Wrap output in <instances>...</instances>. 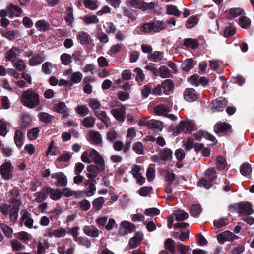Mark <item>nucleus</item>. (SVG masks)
Instances as JSON below:
<instances>
[{"mask_svg": "<svg viewBox=\"0 0 254 254\" xmlns=\"http://www.w3.org/2000/svg\"><path fill=\"white\" fill-rule=\"evenodd\" d=\"M20 101L24 106L28 108H35L37 111L42 109L40 105V96L38 93L32 89L23 91L20 97Z\"/></svg>", "mask_w": 254, "mask_h": 254, "instance_id": "1", "label": "nucleus"}, {"mask_svg": "<svg viewBox=\"0 0 254 254\" xmlns=\"http://www.w3.org/2000/svg\"><path fill=\"white\" fill-rule=\"evenodd\" d=\"M14 166L10 161L4 162L0 166V174L2 179L9 180L13 177Z\"/></svg>", "mask_w": 254, "mask_h": 254, "instance_id": "2", "label": "nucleus"}, {"mask_svg": "<svg viewBox=\"0 0 254 254\" xmlns=\"http://www.w3.org/2000/svg\"><path fill=\"white\" fill-rule=\"evenodd\" d=\"M229 210L231 212L236 210L239 214L247 215H250L254 212L252 208V205L248 202H244L231 206L229 207Z\"/></svg>", "mask_w": 254, "mask_h": 254, "instance_id": "3", "label": "nucleus"}, {"mask_svg": "<svg viewBox=\"0 0 254 254\" xmlns=\"http://www.w3.org/2000/svg\"><path fill=\"white\" fill-rule=\"evenodd\" d=\"M66 233V230L64 228L55 229L54 227H51L47 229L44 236L47 237H54L56 238H60L64 237Z\"/></svg>", "mask_w": 254, "mask_h": 254, "instance_id": "4", "label": "nucleus"}, {"mask_svg": "<svg viewBox=\"0 0 254 254\" xmlns=\"http://www.w3.org/2000/svg\"><path fill=\"white\" fill-rule=\"evenodd\" d=\"M227 103L226 99L221 97L213 100L209 106L213 112H221L226 106Z\"/></svg>", "mask_w": 254, "mask_h": 254, "instance_id": "5", "label": "nucleus"}, {"mask_svg": "<svg viewBox=\"0 0 254 254\" xmlns=\"http://www.w3.org/2000/svg\"><path fill=\"white\" fill-rule=\"evenodd\" d=\"M135 228L134 224L127 221H124L121 222L120 225L119 233L121 236H125L134 231Z\"/></svg>", "mask_w": 254, "mask_h": 254, "instance_id": "6", "label": "nucleus"}, {"mask_svg": "<svg viewBox=\"0 0 254 254\" xmlns=\"http://www.w3.org/2000/svg\"><path fill=\"white\" fill-rule=\"evenodd\" d=\"M214 130L217 134L223 133L228 134L232 132L231 126L226 122H219L214 125Z\"/></svg>", "mask_w": 254, "mask_h": 254, "instance_id": "7", "label": "nucleus"}, {"mask_svg": "<svg viewBox=\"0 0 254 254\" xmlns=\"http://www.w3.org/2000/svg\"><path fill=\"white\" fill-rule=\"evenodd\" d=\"M218 242L223 244L225 241H232L237 239L238 237L229 231H225L216 236Z\"/></svg>", "mask_w": 254, "mask_h": 254, "instance_id": "8", "label": "nucleus"}, {"mask_svg": "<svg viewBox=\"0 0 254 254\" xmlns=\"http://www.w3.org/2000/svg\"><path fill=\"white\" fill-rule=\"evenodd\" d=\"M21 191L17 188H14L10 191V202L13 206L19 207L22 202L21 201Z\"/></svg>", "mask_w": 254, "mask_h": 254, "instance_id": "9", "label": "nucleus"}, {"mask_svg": "<svg viewBox=\"0 0 254 254\" xmlns=\"http://www.w3.org/2000/svg\"><path fill=\"white\" fill-rule=\"evenodd\" d=\"M92 155L93 156L95 167L97 168L100 171H103L105 170V162L103 157L97 151H92Z\"/></svg>", "mask_w": 254, "mask_h": 254, "instance_id": "10", "label": "nucleus"}, {"mask_svg": "<svg viewBox=\"0 0 254 254\" xmlns=\"http://www.w3.org/2000/svg\"><path fill=\"white\" fill-rule=\"evenodd\" d=\"M52 178L56 180V186H65L67 184V179L66 176L63 172H59L53 173L51 175Z\"/></svg>", "mask_w": 254, "mask_h": 254, "instance_id": "11", "label": "nucleus"}, {"mask_svg": "<svg viewBox=\"0 0 254 254\" xmlns=\"http://www.w3.org/2000/svg\"><path fill=\"white\" fill-rule=\"evenodd\" d=\"M113 117L120 122H124L125 119L126 108L124 106L113 109L111 111Z\"/></svg>", "mask_w": 254, "mask_h": 254, "instance_id": "12", "label": "nucleus"}, {"mask_svg": "<svg viewBox=\"0 0 254 254\" xmlns=\"http://www.w3.org/2000/svg\"><path fill=\"white\" fill-rule=\"evenodd\" d=\"M96 181L86 180L84 182V185L86 187L85 194L87 197L93 196L96 191Z\"/></svg>", "mask_w": 254, "mask_h": 254, "instance_id": "13", "label": "nucleus"}, {"mask_svg": "<svg viewBox=\"0 0 254 254\" xmlns=\"http://www.w3.org/2000/svg\"><path fill=\"white\" fill-rule=\"evenodd\" d=\"M21 222L28 228H32L33 224V219L31 218V215L26 210H22L21 212Z\"/></svg>", "mask_w": 254, "mask_h": 254, "instance_id": "14", "label": "nucleus"}, {"mask_svg": "<svg viewBox=\"0 0 254 254\" xmlns=\"http://www.w3.org/2000/svg\"><path fill=\"white\" fill-rule=\"evenodd\" d=\"M20 50L16 47L13 46L9 50L5 53V61H14L17 57L19 55Z\"/></svg>", "mask_w": 254, "mask_h": 254, "instance_id": "15", "label": "nucleus"}, {"mask_svg": "<svg viewBox=\"0 0 254 254\" xmlns=\"http://www.w3.org/2000/svg\"><path fill=\"white\" fill-rule=\"evenodd\" d=\"M77 39L81 45H87L92 42L91 37L85 31H80L77 35Z\"/></svg>", "mask_w": 254, "mask_h": 254, "instance_id": "16", "label": "nucleus"}, {"mask_svg": "<svg viewBox=\"0 0 254 254\" xmlns=\"http://www.w3.org/2000/svg\"><path fill=\"white\" fill-rule=\"evenodd\" d=\"M198 94L193 88H187L186 89L184 97L186 100L189 102H193L197 98Z\"/></svg>", "mask_w": 254, "mask_h": 254, "instance_id": "17", "label": "nucleus"}, {"mask_svg": "<svg viewBox=\"0 0 254 254\" xmlns=\"http://www.w3.org/2000/svg\"><path fill=\"white\" fill-rule=\"evenodd\" d=\"M87 171L86 176L88 178L87 180L92 181H96L95 178L98 175V173L100 172L97 169V168L95 167L94 165H90L86 168Z\"/></svg>", "mask_w": 254, "mask_h": 254, "instance_id": "18", "label": "nucleus"}, {"mask_svg": "<svg viewBox=\"0 0 254 254\" xmlns=\"http://www.w3.org/2000/svg\"><path fill=\"white\" fill-rule=\"evenodd\" d=\"M143 235L142 233L138 232L135 234L133 237L131 238L129 241V245L130 248L137 247L143 239Z\"/></svg>", "mask_w": 254, "mask_h": 254, "instance_id": "19", "label": "nucleus"}, {"mask_svg": "<svg viewBox=\"0 0 254 254\" xmlns=\"http://www.w3.org/2000/svg\"><path fill=\"white\" fill-rule=\"evenodd\" d=\"M83 231L85 235L91 237H98L99 235V230L93 225L85 226Z\"/></svg>", "mask_w": 254, "mask_h": 254, "instance_id": "20", "label": "nucleus"}, {"mask_svg": "<svg viewBox=\"0 0 254 254\" xmlns=\"http://www.w3.org/2000/svg\"><path fill=\"white\" fill-rule=\"evenodd\" d=\"M45 59V55L43 53H39L33 57L29 60V64L31 66H35L41 64Z\"/></svg>", "mask_w": 254, "mask_h": 254, "instance_id": "21", "label": "nucleus"}, {"mask_svg": "<svg viewBox=\"0 0 254 254\" xmlns=\"http://www.w3.org/2000/svg\"><path fill=\"white\" fill-rule=\"evenodd\" d=\"M89 135L90 140L93 144H100L102 143V136L98 131L90 130Z\"/></svg>", "mask_w": 254, "mask_h": 254, "instance_id": "22", "label": "nucleus"}, {"mask_svg": "<svg viewBox=\"0 0 254 254\" xmlns=\"http://www.w3.org/2000/svg\"><path fill=\"white\" fill-rule=\"evenodd\" d=\"M48 195L53 200H58L62 196V191L60 189H54L50 187L47 188Z\"/></svg>", "mask_w": 254, "mask_h": 254, "instance_id": "23", "label": "nucleus"}, {"mask_svg": "<svg viewBox=\"0 0 254 254\" xmlns=\"http://www.w3.org/2000/svg\"><path fill=\"white\" fill-rule=\"evenodd\" d=\"M0 33L2 37L7 38L9 40H13L19 35V33L17 30H10L5 32L3 29H0Z\"/></svg>", "mask_w": 254, "mask_h": 254, "instance_id": "24", "label": "nucleus"}, {"mask_svg": "<svg viewBox=\"0 0 254 254\" xmlns=\"http://www.w3.org/2000/svg\"><path fill=\"white\" fill-rule=\"evenodd\" d=\"M170 111L169 107L166 105L160 104L154 108L155 114L159 116L165 115Z\"/></svg>", "mask_w": 254, "mask_h": 254, "instance_id": "25", "label": "nucleus"}, {"mask_svg": "<svg viewBox=\"0 0 254 254\" xmlns=\"http://www.w3.org/2000/svg\"><path fill=\"white\" fill-rule=\"evenodd\" d=\"M161 160L168 161L171 160L173 158V152L169 148H163L160 152Z\"/></svg>", "mask_w": 254, "mask_h": 254, "instance_id": "26", "label": "nucleus"}, {"mask_svg": "<svg viewBox=\"0 0 254 254\" xmlns=\"http://www.w3.org/2000/svg\"><path fill=\"white\" fill-rule=\"evenodd\" d=\"M35 26L38 31L45 32L50 29V25L48 22L45 20H39L35 23Z\"/></svg>", "mask_w": 254, "mask_h": 254, "instance_id": "27", "label": "nucleus"}, {"mask_svg": "<svg viewBox=\"0 0 254 254\" xmlns=\"http://www.w3.org/2000/svg\"><path fill=\"white\" fill-rule=\"evenodd\" d=\"M12 64L13 67L20 72L24 71L27 67L25 62L20 59H16Z\"/></svg>", "mask_w": 254, "mask_h": 254, "instance_id": "28", "label": "nucleus"}, {"mask_svg": "<svg viewBox=\"0 0 254 254\" xmlns=\"http://www.w3.org/2000/svg\"><path fill=\"white\" fill-rule=\"evenodd\" d=\"M7 8L11 15L15 16L16 17L20 16L23 11L21 8L12 3L9 4Z\"/></svg>", "mask_w": 254, "mask_h": 254, "instance_id": "29", "label": "nucleus"}, {"mask_svg": "<svg viewBox=\"0 0 254 254\" xmlns=\"http://www.w3.org/2000/svg\"><path fill=\"white\" fill-rule=\"evenodd\" d=\"M14 142L18 147H21L24 142V135L20 130H16L14 135Z\"/></svg>", "mask_w": 254, "mask_h": 254, "instance_id": "30", "label": "nucleus"}, {"mask_svg": "<svg viewBox=\"0 0 254 254\" xmlns=\"http://www.w3.org/2000/svg\"><path fill=\"white\" fill-rule=\"evenodd\" d=\"M92 151L96 150L94 149H91L89 151H85L82 154L81 159L83 162L90 164L93 161L94 159L92 155Z\"/></svg>", "mask_w": 254, "mask_h": 254, "instance_id": "31", "label": "nucleus"}, {"mask_svg": "<svg viewBox=\"0 0 254 254\" xmlns=\"http://www.w3.org/2000/svg\"><path fill=\"white\" fill-rule=\"evenodd\" d=\"M75 110L76 113L82 117L87 116L90 112L89 109L85 104L77 105Z\"/></svg>", "mask_w": 254, "mask_h": 254, "instance_id": "32", "label": "nucleus"}, {"mask_svg": "<svg viewBox=\"0 0 254 254\" xmlns=\"http://www.w3.org/2000/svg\"><path fill=\"white\" fill-rule=\"evenodd\" d=\"M153 31L158 32L166 28V24L163 21L157 20L152 22Z\"/></svg>", "mask_w": 254, "mask_h": 254, "instance_id": "33", "label": "nucleus"}, {"mask_svg": "<svg viewBox=\"0 0 254 254\" xmlns=\"http://www.w3.org/2000/svg\"><path fill=\"white\" fill-rule=\"evenodd\" d=\"M94 115L100 120L104 124H108L109 119L107 116L105 111L99 109L98 111H95Z\"/></svg>", "mask_w": 254, "mask_h": 254, "instance_id": "34", "label": "nucleus"}, {"mask_svg": "<svg viewBox=\"0 0 254 254\" xmlns=\"http://www.w3.org/2000/svg\"><path fill=\"white\" fill-rule=\"evenodd\" d=\"M164 57V54L161 51H154L153 53L149 54L148 56V59L154 62H158L161 60Z\"/></svg>", "mask_w": 254, "mask_h": 254, "instance_id": "35", "label": "nucleus"}, {"mask_svg": "<svg viewBox=\"0 0 254 254\" xmlns=\"http://www.w3.org/2000/svg\"><path fill=\"white\" fill-rule=\"evenodd\" d=\"M82 79V74L79 72H75L73 73L70 76L69 81V85H72L73 84L79 83L81 82Z\"/></svg>", "mask_w": 254, "mask_h": 254, "instance_id": "36", "label": "nucleus"}, {"mask_svg": "<svg viewBox=\"0 0 254 254\" xmlns=\"http://www.w3.org/2000/svg\"><path fill=\"white\" fill-rule=\"evenodd\" d=\"M96 119L92 117L88 116L83 119L82 124L86 128H92L94 126Z\"/></svg>", "mask_w": 254, "mask_h": 254, "instance_id": "37", "label": "nucleus"}, {"mask_svg": "<svg viewBox=\"0 0 254 254\" xmlns=\"http://www.w3.org/2000/svg\"><path fill=\"white\" fill-rule=\"evenodd\" d=\"M184 45L187 47L195 49L198 47L199 43L195 39L187 38L184 40Z\"/></svg>", "mask_w": 254, "mask_h": 254, "instance_id": "38", "label": "nucleus"}, {"mask_svg": "<svg viewBox=\"0 0 254 254\" xmlns=\"http://www.w3.org/2000/svg\"><path fill=\"white\" fill-rule=\"evenodd\" d=\"M54 67H55V65L51 62H46L42 64V71L45 74L49 75L52 73Z\"/></svg>", "mask_w": 254, "mask_h": 254, "instance_id": "39", "label": "nucleus"}, {"mask_svg": "<svg viewBox=\"0 0 254 254\" xmlns=\"http://www.w3.org/2000/svg\"><path fill=\"white\" fill-rule=\"evenodd\" d=\"M244 13V11L241 8H231L229 10V14L227 15V17L230 19H232L237 17L238 16L241 15Z\"/></svg>", "mask_w": 254, "mask_h": 254, "instance_id": "40", "label": "nucleus"}, {"mask_svg": "<svg viewBox=\"0 0 254 254\" xmlns=\"http://www.w3.org/2000/svg\"><path fill=\"white\" fill-rule=\"evenodd\" d=\"M12 250L14 252L19 251L24 248V246L17 239H13L10 240Z\"/></svg>", "mask_w": 254, "mask_h": 254, "instance_id": "41", "label": "nucleus"}, {"mask_svg": "<svg viewBox=\"0 0 254 254\" xmlns=\"http://www.w3.org/2000/svg\"><path fill=\"white\" fill-rule=\"evenodd\" d=\"M148 127L161 130L163 127L161 122L156 120H150L148 121Z\"/></svg>", "mask_w": 254, "mask_h": 254, "instance_id": "42", "label": "nucleus"}, {"mask_svg": "<svg viewBox=\"0 0 254 254\" xmlns=\"http://www.w3.org/2000/svg\"><path fill=\"white\" fill-rule=\"evenodd\" d=\"M105 200L103 197H99L92 202L93 209L95 211H99L102 207Z\"/></svg>", "mask_w": 254, "mask_h": 254, "instance_id": "43", "label": "nucleus"}, {"mask_svg": "<svg viewBox=\"0 0 254 254\" xmlns=\"http://www.w3.org/2000/svg\"><path fill=\"white\" fill-rule=\"evenodd\" d=\"M88 104L90 107L93 110L94 113L95 112V111H98L100 109L101 107L100 102L95 98L89 99Z\"/></svg>", "mask_w": 254, "mask_h": 254, "instance_id": "44", "label": "nucleus"}, {"mask_svg": "<svg viewBox=\"0 0 254 254\" xmlns=\"http://www.w3.org/2000/svg\"><path fill=\"white\" fill-rule=\"evenodd\" d=\"M47 195V189H43L41 190V191L37 193L35 201L38 203L42 202L46 199Z\"/></svg>", "mask_w": 254, "mask_h": 254, "instance_id": "45", "label": "nucleus"}, {"mask_svg": "<svg viewBox=\"0 0 254 254\" xmlns=\"http://www.w3.org/2000/svg\"><path fill=\"white\" fill-rule=\"evenodd\" d=\"M201 136H203L204 137L206 138V139H207L212 142H213L215 140V137L213 135H212L207 132H206L205 131H199L198 132H197V133L196 134V139H197L198 140H201Z\"/></svg>", "mask_w": 254, "mask_h": 254, "instance_id": "46", "label": "nucleus"}, {"mask_svg": "<svg viewBox=\"0 0 254 254\" xmlns=\"http://www.w3.org/2000/svg\"><path fill=\"white\" fill-rule=\"evenodd\" d=\"M19 210V207L18 206H12L11 209L9 214V219L12 222L16 221L18 216V212Z\"/></svg>", "mask_w": 254, "mask_h": 254, "instance_id": "47", "label": "nucleus"}, {"mask_svg": "<svg viewBox=\"0 0 254 254\" xmlns=\"http://www.w3.org/2000/svg\"><path fill=\"white\" fill-rule=\"evenodd\" d=\"M175 242L172 239L168 238L166 240L165 242V248L173 254L175 252Z\"/></svg>", "mask_w": 254, "mask_h": 254, "instance_id": "48", "label": "nucleus"}, {"mask_svg": "<svg viewBox=\"0 0 254 254\" xmlns=\"http://www.w3.org/2000/svg\"><path fill=\"white\" fill-rule=\"evenodd\" d=\"M83 20L87 25L96 24L99 21V19L94 15H87L83 17Z\"/></svg>", "mask_w": 254, "mask_h": 254, "instance_id": "49", "label": "nucleus"}, {"mask_svg": "<svg viewBox=\"0 0 254 254\" xmlns=\"http://www.w3.org/2000/svg\"><path fill=\"white\" fill-rule=\"evenodd\" d=\"M15 235L18 239L21 240L23 243H26L28 241L31 236L30 234L24 231L17 233L15 234Z\"/></svg>", "mask_w": 254, "mask_h": 254, "instance_id": "50", "label": "nucleus"}, {"mask_svg": "<svg viewBox=\"0 0 254 254\" xmlns=\"http://www.w3.org/2000/svg\"><path fill=\"white\" fill-rule=\"evenodd\" d=\"M240 172L244 176L249 175L252 172L251 165L247 163L243 164L240 167Z\"/></svg>", "mask_w": 254, "mask_h": 254, "instance_id": "51", "label": "nucleus"}, {"mask_svg": "<svg viewBox=\"0 0 254 254\" xmlns=\"http://www.w3.org/2000/svg\"><path fill=\"white\" fill-rule=\"evenodd\" d=\"M227 166V162L225 158L218 156L216 158V167L219 170H223Z\"/></svg>", "mask_w": 254, "mask_h": 254, "instance_id": "52", "label": "nucleus"}, {"mask_svg": "<svg viewBox=\"0 0 254 254\" xmlns=\"http://www.w3.org/2000/svg\"><path fill=\"white\" fill-rule=\"evenodd\" d=\"M62 63L64 65H68L72 62V57L67 53L63 54L60 57Z\"/></svg>", "mask_w": 254, "mask_h": 254, "instance_id": "53", "label": "nucleus"}, {"mask_svg": "<svg viewBox=\"0 0 254 254\" xmlns=\"http://www.w3.org/2000/svg\"><path fill=\"white\" fill-rule=\"evenodd\" d=\"M166 13L169 15H174L179 17L180 12L176 6L170 5L167 6Z\"/></svg>", "mask_w": 254, "mask_h": 254, "instance_id": "54", "label": "nucleus"}, {"mask_svg": "<svg viewBox=\"0 0 254 254\" xmlns=\"http://www.w3.org/2000/svg\"><path fill=\"white\" fill-rule=\"evenodd\" d=\"M205 176L210 180L213 181L217 178V173L214 168H209L207 169L205 173Z\"/></svg>", "mask_w": 254, "mask_h": 254, "instance_id": "55", "label": "nucleus"}, {"mask_svg": "<svg viewBox=\"0 0 254 254\" xmlns=\"http://www.w3.org/2000/svg\"><path fill=\"white\" fill-rule=\"evenodd\" d=\"M38 116L39 120L45 123L50 122L52 118L51 115L46 112H40L38 114Z\"/></svg>", "mask_w": 254, "mask_h": 254, "instance_id": "56", "label": "nucleus"}, {"mask_svg": "<svg viewBox=\"0 0 254 254\" xmlns=\"http://www.w3.org/2000/svg\"><path fill=\"white\" fill-rule=\"evenodd\" d=\"M193 67V60L192 59H188L185 60L182 64L183 69L185 71H189Z\"/></svg>", "mask_w": 254, "mask_h": 254, "instance_id": "57", "label": "nucleus"}, {"mask_svg": "<svg viewBox=\"0 0 254 254\" xmlns=\"http://www.w3.org/2000/svg\"><path fill=\"white\" fill-rule=\"evenodd\" d=\"M175 219L177 221H183L187 219L188 217V214L183 210H178L175 214Z\"/></svg>", "mask_w": 254, "mask_h": 254, "instance_id": "58", "label": "nucleus"}, {"mask_svg": "<svg viewBox=\"0 0 254 254\" xmlns=\"http://www.w3.org/2000/svg\"><path fill=\"white\" fill-rule=\"evenodd\" d=\"M84 6L91 10H95L97 8V1L93 0H83Z\"/></svg>", "mask_w": 254, "mask_h": 254, "instance_id": "59", "label": "nucleus"}, {"mask_svg": "<svg viewBox=\"0 0 254 254\" xmlns=\"http://www.w3.org/2000/svg\"><path fill=\"white\" fill-rule=\"evenodd\" d=\"M185 125V121H181L174 129L173 134L176 136L181 133L186 128Z\"/></svg>", "mask_w": 254, "mask_h": 254, "instance_id": "60", "label": "nucleus"}, {"mask_svg": "<svg viewBox=\"0 0 254 254\" xmlns=\"http://www.w3.org/2000/svg\"><path fill=\"white\" fill-rule=\"evenodd\" d=\"M54 109L56 112L59 113L65 112L68 108L64 102H60L55 105Z\"/></svg>", "mask_w": 254, "mask_h": 254, "instance_id": "61", "label": "nucleus"}, {"mask_svg": "<svg viewBox=\"0 0 254 254\" xmlns=\"http://www.w3.org/2000/svg\"><path fill=\"white\" fill-rule=\"evenodd\" d=\"M64 19L68 25H71L73 21V12L71 8H68L64 16Z\"/></svg>", "mask_w": 254, "mask_h": 254, "instance_id": "62", "label": "nucleus"}, {"mask_svg": "<svg viewBox=\"0 0 254 254\" xmlns=\"http://www.w3.org/2000/svg\"><path fill=\"white\" fill-rule=\"evenodd\" d=\"M251 24V21L248 17L242 16L240 18L239 25L243 28H248Z\"/></svg>", "mask_w": 254, "mask_h": 254, "instance_id": "63", "label": "nucleus"}, {"mask_svg": "<svg viewBox=\"0 0 254 254\" xmlns=\"http://www.w3.org/2000/svg\"><path fill=\"white\" fill-rule=\"evenodd\" d=\"M75 242L79 245L85 246L87 248H89L91 245L90 241L85 237H80Z\"/></svg>", "mask_w": 254, "mask_h": 254, "instance_id": "64", "label": "nucleus"}]
</instances>
